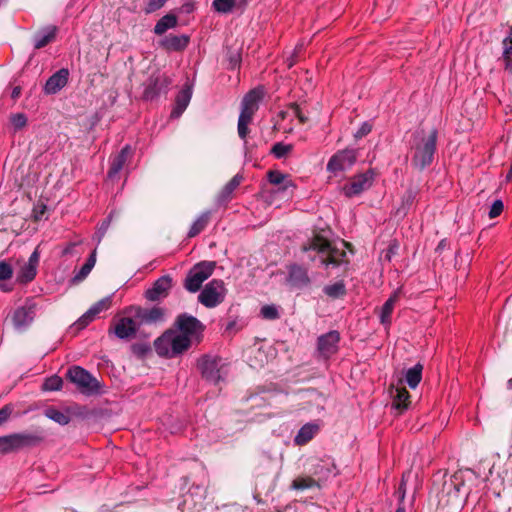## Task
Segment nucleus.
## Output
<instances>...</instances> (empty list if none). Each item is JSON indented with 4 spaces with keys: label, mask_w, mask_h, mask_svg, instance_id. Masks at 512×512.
<instances>
[{
    "label": "nucleus",
    "mask_w": 512,
    "mask_h": 512,
    "mask_svg": "<svg viewBox=\"0 0 512 512\" xmlns=\"http://www.w3.org/2000/svg\"><path fill=\"white\" fill-rule=\"evenodd\" d=\"M423 365L417 363L405 373V381L411 389H415L422 379Z\"/></svg>",
    "instance_id": "37"
},
{
    "label": "nucleus",
    "mask_w": 512,
    "mask_h": 512,
    "mask_svg": "<svg viewBox=\"0 0 512 512\" xmlns=\"http://www.w3.org/2000/svg\"><path fill=\"white\" fill-rule=\"evenodd\" d=\"M301 250L307 253L312 262L319 261L320 265L326 268L339 267L346 257L345 251L334 247L332 243L321 235H315L303 244Z\"/></svg>",
    "instance_id": "1"
},
{
    "label": "nucleus",
    "mask_w": 512,
    "mask_h": 512,
    "mask_svg": "<svg viewBox=\"0 0 512 512\" xmlns=\"http://www.w3.org/2000/svg\"><path fill=\"white\" fill-rule=\"evenodd\" d=\"M318 429H319V427L316 424L307 423V424L303 425L299 429L297 435L295 436V439H294L295 443L297 445L307 444L317 433Z\"/></svg>",
    "instance_id": "34"
},
{
    "label": "nucleus",
    "mask_w": 512,
    "mask_h": 512,
    "mask_svg": "<svg viewBox=\"0 0 512 512\" xmlns=\"http://www.w3.org/2000/svg\"><path fill=\"white\" fill-rule=\"evenodd\" d=\"M62 386H63L62 378L58 375H53L44 381V383L42 385V389L44 391H58L62 388Z\"/></svg>",
    "instance_id": "46"
},
{
    "label": "nucleus",
    "mask_w": 512,
    "mask_h": 512,
    "mask_svg": "<svg viewBox=\"0 0 512 512\" xmlns=\"http://www.w3.org/2000/svg\"><path fill=\"white\" fill-rule=\"evenodd\" d=\"M177 24V16L172 13H167L156 22L153 32L154 34L161 36L165 34L169 29L175 28Z\"/></svg>",
    "instance_id": "32"
},
{
    "label": "nucleus",
    "mask_w": 512,
    "mask_h": 512,
    "mask_svg": "<svg viewBox=\"0 0 512 512\" xmlns=\"http://www.w3.org/2000/svg\"><path fill=\"white\" fill-rule=\"evenodd\" d=\"M447 244H448L447 240H446V239H442V240L438 243V245H437V247H436V251H437V252H440V251L444 250V249L447 247Z\"/></svg>",
    "instance_id": "62"
},
{
    "label": "nucleus",
    "mask_w": 512,
    "mask_h": 512,
    "mask_svg": "<svg viewBox=\"0 0 512 512\" xmlns=\"http://www.w3.org/2000/svg\"><path fill=\"white\" fill-rule=\"evenodd\" d=\"M211 217L210 211H205L192 223L187 236L193 238L199 235L208 225Z\"/></svg>",
    "instance_id": "35"
},
{
    "label": "nucleus",
    "mask_w": 512,
    "mask_h": 512,
    "mask_svg": "<svg viewBox=\"0 0 512 512\" xmlns=\"http://www.w3.org/2000/svg\"><path fill=\"white\" fill-rule=\"evenodd\" d=\"M35 317V304L31 301H26L24 305L15 309L12 315V322L17 330L27 328Z\"/></svg>",
    "instance_id": "17"
},
{
    "label": "nucleus",
    "mask_w": 512,
    "mask_h": 512,
    "mask_svg": "<svg viewBox=\"0 0 512 512\" xmlns=\"http://www.w3.org/2000/svg\"><path fill=\"white\" fill-rule=\"evenodd\" d=\"M172 84V79L160 71L153 72L144 83L142 98L145 101H153L161 94H166Z\"/></svg>",
    "instance_id": "8"
},
{
    "label": "nucleus",
    "mask_w": 512,
    "mask_h": 512,
    "mask_svg": "<svg viewBox=\"0 0 512 512\" xmlns=\"http://www.w3.org/2000/svg\"><path fill=\"white\" fill-rule=\"evenodd\" d=\"M503 61L505 69L512 73V27L509 30L507 37L503 40Z\"/></svg>",
    "instance_id": "40"
},
{
    "label": "nucleus",
    "mask_w": 512,
    "mask_h": 512,
    "mask_svg": "<svg viewBox=\"0 0 512 512\" xmlns=\"http://www.w3.org/2000/svg\"><path fill=\"white\" fill-rule=\"evenodd\" d=\"M357 160V150L344 149L335 153L327 163V170L334 174L350 169Z\"/></svg>",
    "instance_id": "13"
},
{
    "label": "nucleus",
    "mask_w": 512,
    "mask_h": 512,
    "mask_svg": "<svg viewBox=\"0 0 512 512\" xmlns=\"http://www.w3.org/2000/svg\"><path fill=\"white\" fill-rule=\"evenodd\" d=\"M438 131L433 129L429 134L424 130H417L412 134L411 165L418 171L429 167L436 153Z\"/></svg>",
    "instance_id": "2"
},
{
    "label": "nucleus",
    "mask_w": 512,
    "mask_h": 512,
    "mask_svg": "<svg viewBox=\"0 0 512 512\" xmlns=\"http://www.w3.org/2000/svg\"><path fill=\"white\" fill-rule=\"evenodd\" d=\"M226 292L223 280L213 279L199 293L198 301L206 308H214L224 301Z\"/></svg>",
    "instance_id": "9"
},
{
    "label": "nucleus",
    "mask_w": 512,
    "mask_h": 512,
    "mask_svg": "<svg viewBox=\"0 0 512 512\" xmlns=\"http://www.w3.org/2000/svg\"><path fill=\"white\" fill-rule=\"evenodd\" d=\"M131 351L138 358H144L151 352V347L148 343H134L131 345Z\"/></svg>",
    "instance_id": "49"
},
{
    "label": "nucleus",
    "mask_w": 512,
    "mask_h": 512,
    "mask_svg": "<svg viewBox=\"0 0 512 512\" xmlns=\"http://www.w3.org/2000/svg\"><path fill=\"white\" fill-rule=\"evenodd\" d=\"M445 485L453 486L456 493H459L461 487L464 485L463 475L461 472H457L450 477L449 482H445Z\"/></svg>",
    "instance_id": "52"
},
{
    "label": "nucleus",
    "mask_w": 512,
    "mask_h": 512,
    "mask_svg": "<svg viewBox=\"0 0 512 512\" xmlns=\"http://www.w3.org/2000/svg\"><path fill=\"white\" fill-rule=\"evenodd\" d=\"M47 418L55 421L60 425H67L70 422V416L57 408L49 407L44 411Z\"/></svg>",
    "instance_id": "42"
},
{
    "label": "nucleus",
    "mask_w": 512,
    "mask_h": 512,
    "mask_svg": "<svg viewBox=\"0 0 512 512\" xmlns=\"http://www.w3.org/2000/svg\"><path fill=\"white\" fill-rule=\"evenodd\" d=\"M313 487L319 488L320 484L318 483V481H316V479H314L311 476L297 477L292 481L290 485V488L293 490H305Z\"/></svg>",
    "instance_id": "41"
},
{
    "label": "nucleus",
    "mask_w": 512,
    "mask_h": 512,
    "mask_svg": "<svg viewBox=\"0 0 512 512\" xmlns=\"http://www.w3.org/2000/svg\"><path fill=\"white\" fill-rule=\"evenodd\" d=\"M290 108L293 114L298 118L300 123L304 124L308 121V118L302 113L300 106L297 103H292Z\"/></svg>",
    "instance_id": "58"
},
{
    "label": "nucleus",
    "mask_w": 512,
    "mask_h": 512,
    "mask_svg": "<svg viewBox=\"0 0 512 512\" xmlns=\"http://www.w3.org/2000/svg\"><path fill=\"white\" fill-rule=\"evenodd\" d=\"M14 452L11 434L0 436V454H9Z\"/></svg>",
    "instance_id": "51"
},
{
    "label": "nucleus",
    "mask_w": 512,
    "mask_h": 512,
    "mask_svg": "<svg viewBox=\"0 0 512 512\" xmlns=\"http://www.w3.org/2000/svg\"><path fill=\"white\" fill-rule=\"evenodd\" d=\"M226 57L228 60V69L235 70L240 67L242 59L240 50L228 48L226 51Z\"/></svg>",
    "instance_id": "44"
},
{
    "label": "nucleus",
    "mask_w": 512,
    "mask_h": 512,
    "mask_svg": "<svg viewBox=\"0 0 512 512\" xmlns=\"http://www.w3.org/2000/svg\"><path fill=\"white\" fill-rule=\"evenodd\" d=\"M372 130V125L368 122H364L360 128L354 133L355 139H361L362 137L368 135Z\"/></svg>",
    "instance_id": "56"
},
{
    "label": "nucleus",
    "mask_w": 512,
    "mask_h": 512,
    "mask_svg": "<svg viewBox=\"0 0 512 512\" xmlns=\"http://www.w3.org/2000/svg\"><path fill=\"white\" fill-rule=\"evenodd\" d=\"M224 363L217 356L203 355L198 359L197 367L203 379L212 384H218L224 379Z\"/></svg>",
    "instance_id": "7"
},
{
    "label": "nucleus",
    "mask_w": 512,
    "mask_h": 512,
    "mask_svg": "<svg viewBox=\"0 0 512 512\" xmlns=\"http://www.w3.org/2000/svg\"><path fill=\"white\" fill-rule=\"evenodd\" d=\"M397 495L399 500V505H403L405 495H406V482H405V476L403 475L400 485L397 489Z\"/></svg>",
    "instance_id": "59"
},
{
    "label": "nucleus",
    "mask_w": 512,
    "mask_h": 512,
    "mask_svg": "<svg viewBox=\"0 0 512 512\" xmlns=\"http://www.w3.org/2000/svg\"><path fill=\"white\" fill-rule=\"evenodd\" d=\"M410 394L404 387L395 388L393 395L392 408L396 410V414H402L410 405Z\"/></svg>",
    "instance_id": "30"
},
{
    "label": "nucleus",
    "mask_w": 512,
    "mask_h": 512,
    "mask_svg": "<svg viewBox=\"0 0 512 512\" xmlns=\"http://www.w3.org/2000/svg\"><path fill=\"white\" fill-rule=\"evenodd\" d=\"M292 150L293 145L277 142L272 146L271 154H273L275 158L281 159L287 156V154H289Z\"/></svg>",
    "instance_id": "45"
},
{
    "label": "nucleus",
    "mask_w": 512,
    "mask_h": 512,
    "mask_svg": "<svg viewBox=\"0 0 512 512\" xmlns=\"http://www.w3.org/2000/svg\"><path fill=\"white\" fill-rule=\"evenodd\" d=\"M10 122L15 131L21 130L27 125V116L24 113H15L10 116Z\"/></svg>",
    "instance_id": "50"
},
{
    "label": "nucleus",
    "mask_w": 512,
    "mask_h": 512,
    "mask_svg": "<svg viewBox=\"0 0 512 512\" xmlns=\"http://www.w3.org/2000/svg\"><path fill=\"white\" fill-rule=\"evenodd\" d=\"M113 332L117 338L121 340H128L136 337L138 334L140 336H147L143 334L140 326L135 321V315L132 313L131 316L122 317L118 320L113 328Z\"/></svg>",
    "instance_id": "14"
},
{
    "label": "nucleus",
    "mask_w": 512,
    "mask_h": 512,
    "mask_svg": "<svg viewBox=\"0 0 512 512\" xmlns=\"http://www.w3.org/2000/svg\"><path fill=\"white\" fill-rule=\"evenodd\" d=\"M264 97V89L262 87H256L245 94L241 101V112L250 117H253L255 112L259 108V102Z\"/></svg>",
    "instance_id": "19"
},
{
    "label": "nucleus",
    "mask_w": 512,
    "mask_h": 512,
    "mask_svg": "<svg viewBox=\"0 0 512 512\" xmlns=\"http://www.w3.org/2000/svg\"><path fill=\"white\" fill-rule=\"evenodd\" d=\"M13 275L12 266L6 261H0V282L9 280Z\"/></svg>",
    "instance_id": "53"
},
{
    "label": "nucleus",
    "mask_w": 512,
    "mask_h": 512,
    "mask_svg": "<svg viewBox=\"0 0 512 512\" xmlns=\"http://www.w3.org/2000/svg\"><path fill=\"white\" fill-rule=\"evenodd\" d=\"M268 180L271 184L280 186L279 190L286 191L288 188H294L292 180L289 179V176L283 174L278 170H271L267 173Z\"/></svg>",
    "instance_id": "33"
},
{
    "label": "nucleus",
    "mask_w": 512,
    "mask_h": 512,
    "mask_svg": "<svg viewBox=\"0 0 512 512\" xmlns=\"http://www.w3.org/2000/svg\"><path fill=\"white\" fill-rule=\"evenodd\" d=\"M69 79V70L67 68H61L53 73L46 81L43 91L47 95H53L58 93L64 88Z\"/></svg>",
    "instance_id": "20"
},
{
    "label": "nucleus",
    "mask_w": 512,
    "mask_h": 512,
    "mask_svg": "<svg viewBox=\"0 0 512 512\" xmlns=\"http://www.w3.org/2000/svg\"><path fill=\"white\" fill-rule=\"evenodd\" d=\"M340 333L331 330L317 338V357L328 360L339 350Z\"/></svg>",
    "instance_id": "10"
},
{
    "label": "nucleus",
    "mask_w": 512,
    "mask_h": 512,
    "mask_svg": "<svg viewBox=\"0 0 512 512\" xmlns=\"http://www.w3.org/2000/svg\"><path fill=\"white\" fill-rule=\"evenodd\" d=\"M252 117L240 114L238 118V135L239 137L244 140V150H245V156L246 158H249V160L252 159L253 156V149L255 145L249 144L246 140V137L249 133L248 125L251 122Z\"/></svg>",
    "instance_id": "27"
},
{
    "label": "nucleus",
    "mask_w": 512,
    "mask_h": 512,
    "mask_svg": "<svg viewBox=\"0 0 512 512\" xmlns=\"http://www.w3.org/2000/svg\"><path fill=\"white\" fill-rule=\"evenodd\" d=\"M37 275V268L25 263L17 272L16 280L20 284L30 283Z\"/></svg>",
    "instance_id": "38"
},
{
    "label": "nucleus",
    "mask_w": 512,
    "mask_h": 512,
    "mask_svg": "<svg viewBox=\"0 0 512 512\" xmlns=\"http://www.w3.org/2000/svg\"><path fill=\"white\" fill-rule=\"evenodd\" d=\"M173 328L180 335H184L192 347L193 345H199L203 341L206 327L198 318L188 313H181L176 317Z\"/></svg>",
    "instance_id": "5"
},
{
    "label": "nucleus",
    "mask_w": 512,
    "mask_h": 512,
    "mask_svg": "<svg viewBox=\"0 0 512 512\" xmlns=\"http://www.w3.org/2000/svg\"><path fill=\"white\" fill-rule=\"evenodd\" d=\"M215 267L214 261H201L195 264L185 277L184 288L190 293L199 291L203 282L213 274Z\"/></svg>",
    "instance_id": "6"
},
{
    "label": "nucleus",
    "mask_w": 512,
    "mask_h": 512,
    "mask_svg": "<svg viewBox=\"0 0 512 512\" xmlns=\"http://www.w3.org/2000/svg\"><path fill=\"white\" fill-rule=\"evenodd\" d=\"M260 315L266 320H276L280 318L278 307L274 304L262 306L260 309Z\"/></svg>",
    "instance_id": "47"
},
{
    "label": "nucleus",
    "mask_w": 512,
    "mask_h": 512,
    "mask_svg": "<svg viewBox=\"0 0 512 512\" xmlns=\"http://www.w3.org/2000/svg\"><path fill=\"white\" fill-rule=\"evenodd\" d=\"M189 42L190 37L186 34H169L161 40H159L158 45L160 48L167 52H181L187 48Z\"/></svg>",
    "instance_id": "21"
},
{
    "label": "nucleus",
    "mask_w": 512,
    "mask_h": 512,
    "mask_svg": "<svg viewBox=\"0 0 512 512\" xmlns=\"http://www.w3.org/2000/svg\"><path fill=\"white\" fill-rule=\"evenodd\" d=\"M14 452L36 447L44 441L42 432H21L11 434Z\"/></svg>",
    "instance_id": "18"
},
{
    "label": "nucleus",
    "mask_w": 512,
    "mask_h": 512,
    "mask_svg": "<svg viewBox=\"0 0 512 512\" xmlns=\"http://www.w3.org/2000/svg\"><path fill=\"white\" fill-rule=\"evenodd\" d=\"M192 91L193 85L189 82H186L183 88L176 95L175 104L170 114L171 118L176 119L183 114L192 98Z\"/></svg>",
    "instance_id": "22"
},
{
    "label": "nucleus",
    "mask_w": 512,
    "mask_h": 512,
    "mask_svg": "<svg viewBox=\"0 0 512 512\" xmlns=\"http://www.w3.org/2000/svg\"><path fill=\"white\" fill-rule=\"evenodd\" d=\"M20 94H21V88L19 86H16L12 90L11 97L13 99H17L20 96Z\"/></svg>",
    "instance_id": "63"
},
{
    "label": "nucleus",
    "mask_w": 512,
    "mask_h": 512,
    "mask_svg": "<svg viewBox=\"0 0 512 512\" xmlns=\"http://www.w3.org/2000/svg\"><path fill=\"white\" fill-rule=\"evenodd\" d=\"M39 260H40V252L37 247L30 255L27 263L32 265L33 267L37 268L39 265Z\"/></svg>",
    "instance_id": "61"
},
{
    "label": "nucleus",
    "mask_w": 512,
    "mask_h": 512,
    "mask_svg": "<svg viewBox=\"0 0 512 512\" xmlns=\"http://www.w3.org/2000/svg\"><path fill=\"white\" fill-rule=\"evenodd\" d=\"M114 294H111L93 304L74 324L76 329L80 330L85 328L90 322H92L98 314L108 310L112 306Z\"/></svg>",
    "instance_id": "15"
},
{
    "label": "nucleus",
    "mask_w": 512,
    "mask_h": 512,
    "mask_svg": "<svg viewBox=\"0 0 512 512\" xmlns=\"http://www.w3.org/2000/svg\"><path fill=\"white\" fill-rule=\"evenodd\" d=\"M401 294V289H397L393 292V294L386 300V302L383 304L381 308L380 313V322L383 325H390L391 324V314L394 309V305L396 301L399 299Z\"/></svg>",
    "instance_id": "31"
},
{
    "label": "nucleus",
    "mask_w": 512,
    "mask_h": 512,
    "mask_svg": "<svg viewBox=\"0 0 512 512\" xmlns=\"http://www.w3.org/2000/svg\"><path fill=\"white\" fill-rule=\"evenodd\" d=\"M243 180L241 174H236L232 179L222 188L217 196V205L224 206L231 201L234 191L238 188Z\"/></svg>",
    "instance_id": "26"
},
{
    "label": "nucleus",
    "mask_w": 512,
    "mask_h": 512,
    "mask_svg": "<svg viewBox=\"0 0 512 512\" xmlns=\"http://www.w3.org/2000/svg\"><path fill=\"white\" fill-rule=\"evenodd\" d=\"M323 292L329 298L338 299L344 297L347 293V290L345 283L341 280L333 284L326 285L323 288Z\"/></svg>",
    "instance_id": "39"
},
{
    "label": "nucleus",
    "mask_w": 512,
    "mask_h": 512,
    "mask_svg": "<svg viewBox=\"0 0 512 512\" xmlns=\"http://www.w3.org/2000/svg\"><path fill=\"white\" fill-rule=\"evenodd\" d=\"M132 155L130 145L124 146L120 152L115 155L110 162V167L107 173L109 179H114L124 167L128 157Z\"/></svg>",
    "instance_id": "25"
},
{
    "label": "nucleus",
    "mask_w": 512,
    "mask_h": 512,
    "mask_svg": "<svg viewBox=\"0 0 512 512\" xmlns=\"http://www.w3.org/2000/svg\"><path fill=\"white\" fill-rule=\"evenodd\" d=\"M172 281L170 275L161 276L145 291V298L152 302L166 298L172 288Z\"/></svg>",
    "instance_id": "16"
},
{
    "label": "nucleus",
    "mask_w": 512,
    "mask_h": 512,
    "mask_svg": "<svg viewBox=\"0 0 512 512\" xmlns=\"http://www.w3.org/2000/svg\"><path fill=\"white\" fill-rule=\"evenodd\" d=\"M418 193L419 190L417 187L409 186L401 198L400 206L396 209V215L402 217L406 216L409 210L412 208Z\"/></svg>",
    "instance_id": "28"
},
{
    "label": "nucleus",
    "mask_w": 512,
    "mask_h": 512,
    "mask_svg": "<svg viewBox=\"0 0 512 512\" xmlns=\"http://www.w3.org/2000/svg\"><path fill=\"white\" fill-rule=\"evenodd\" d=\"M129 312L135 315V321L140 326L152 325L162 322L165 317V310L159 306L144 308L140 306L130 307Z\"/></svg>",
    "instance_id": "12"
},
{
    "label": "nucleus",
    "mask_w": 512,
    "mask_h": 512,
    "mask_svg": "<svg viewBox=\"0 0 512 512\" xmlns=\"http://www.w3.org/2000/svg\"><path fill=\"white\" fill-rule=\"evenodd\" d=\"M12 411L13 407L10 404H7L0 409V426L9 419Z\"/></svg>",
    "instance_id": "57"
},
{
    "label": "nucleus",
    "mask_w": 512,
    "mask_h": 512,
    "mask_svg": "<svg viewBox=\"0 0 512 512\" xmlns=\"http://www.w3.org/2000/svg\"><path fill=\"white\" fill-rule=\"evenodd\" d=\"M154 348L160 357L175 358L188 351L191 346L184 335H180L174 328H170L154 341Z\"/></svg>",
    "instance_id": "3"
},
{
    "label": "nucleus",
    "mask_w": 512,
    "mask_h": 512,
    "mask_svg": "<svg viewBox=\"0 0 512 512\" xmlns=\"http://www.w3.org/2000/svg\"><path fill=\"white\" fill-rule=\"evenodd\" d=\"M375 173L372 169L355 175L351 181L344 185L343 193L346 197H353L368 190L374 182Z\"/></svg>",
    "instance_id": "11"
},
{
    "label": "nucleus",
    "mask_w": 512,
    "mask_h": 512,
    "mask_svg": "<svg viewBox=\"0 0 512 512\" xmlns=\"http://www.w3.org/2000/svg\"><path fill=\"white\" fill-rule=\"evenodd\" d=\"M336 474V466L330 459H319L312 469V475L317 478L316 481L319 484L321 481H326L330 476H335Z\"/></svg>",
    "instance_id": "24"
},
{
    "label": "nucleus",
    "mask_w": 512,
    "mask_h": 512,
    "mask_svg": "<svg viewBox=\"0 0 512 512\" xmlns=\"http://www.w3.org/2000/svg\"><path fill=\"white\" fill-rule=\"evenodd\" d=\"M75 243H69L66 248L63 250L62 254L63 255H67V254H71L72 253V250L73 248L75 247Z\"/></svg>",
    "instance_id": "64"
},
{
    "label": "nucleus",
    "mask_w": 512,
    "mask_h": 512,
    "mask_svg": "<svg viewBox=\"0 0 512 512\" xmlns=\"http://www.w3.org/2000/svg\"><path fill=\"white\" fill-rule=\"evenodd\" d=\"M236 4V0H213L212 6L219 13H229Z\"/></svg>",
    "instance_id": "48"
},
{
    "label": "nucleus",
    "mask_w": 512,
    "mask_h": 512,
    "mask_svg": "<svg viewBox=\"0 0 512 512\" xmlns=\"http://www.w3.org/2000/svg\"><path fill=\"white\" fill-rule=\"evenodd\" d=\"M66 378L84 396H96L103 393V385L100 381L81 366L70 367L66 373Z\"/></svg>",
    "instance_id": "4"
},
{
    "label": "nucleus",
    "mask_w": 512,
    "mask_h": 512,
    "mask_svg": "<svg viewBox=\"0 0 512 512\" xmlns=\"http://www.w3.org/2000/svg\"><path fill=\"white\" fill-rule=\"evenodd\" d=\"M46 205L41 203V204H38L34 207L33 209V218L35 221H39L42 219V217L44 216L45 212H46Z\"/></svg>",
    "instance_id": "60"
},
{
    "label": "nucleus",
    "mask_w": 512,
    "mask_h": 512,
    "mask_svg": "<svg viewBox=\"0 0 512 512\" xmlns=\"http://www.w3.org/2000/svg\"><path fill=\"white\" fill-rule=\"evenodd\" d=\"M57 31V27L53 25L47 26L38 31L34 35V48L41 49L47 46L50 42H52L55 39Z\"/></svg>",
    "instance_id": "29"
},
{
    "label": "nucleus",
    "mask_w": 512,
    "mask_h": 512,
    "mask_svg": "<svg viewBox=\"0 0 512 512\" xmlns=\"http://www.w3.org/2000/svg\"><path fill=\"white\" fill-rule=\"evenodd\" d=\"M287 281L291 286L297 289H303L311 283L307 269L298 264L289 266Z\"/></svg>",
    "instance_id": "23"
},
{
    "label": "nucleus",
    "mask_w": 512,
    "mask_h": 512,
    "mask_svg": "<svg viewBox=\"0 0 512 512\" xmlns=\"http://www.w3.org/2000/svg\"><path fill=\"white\" fill-rule=\"evenodd\" d=\"M503 208H504L503 202L499 199L495 200L489 210V217L490 218L498 217L502 213Z\"/></svg>",
    "instance_id": "55"
},
{
    "label": "nucleus",
    "mask_w": 512,
    "mask_h": 512,
    "mask_svg": "<svg viewBox=\"0 0 512 512\" xmlns=\"http://www.w3.org/2000/svg\"><path fill=\"white\" fill-rule=\"evenodd\" d=\"M115 212L111 211L109 215L101 222V224L98 226L97 231L93 237L94 240H96L97 244H99L103 237L105 236V233L107 232L112 219L114 217Z\"/></svg>",
    "instance_id": "43"
},
{
    "label": "nucleus",
    "mask_w": 512,
    "mask_h": 512,
    "mask_svg": "<svg viewBox=\"0 0 512 512\" xmlns=\"http://www.w3.org/2000/svg\"><path fill=\"white\" fill-rule=\"evenodd\" d=\"M96 263V249L92 251L86 262L82 265L80 270L72 278L73 283L83 281L91 272Z\"/></svg>",
    "instance_id": "36"
},
{
    "label": "nucleus",
    "mask_w": 512,
    "mask_h": 512,
    "mask_svg": "<svg viewBox=\"0 0 512 512\" xmlns=\"http://www.w3.org/2000/svg\"><path fill=\"white\" fill-rule=\"evenodd\" d=\"M168 0H149L146 7L145 13L150 14L161 9Z\"/></svg>",
    "instance_id": "54"
}]
</instances>
